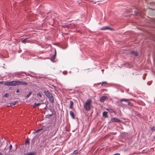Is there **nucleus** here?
Instances as JSON below:
<instances>
[{
    "mask_svg": "<svg viewBox=\"0 0 155 155\" xmlns=\"http://www.w3.org/2000/svg\"><path fill=\"white\" fill-rule=\"evenodd\" d=\"M51 116V115H50V116Z\"/></svg>",
    "mask_w": 155,
    "mask_h": 155,
    "instance_id": "nucleus-37",
    "label": "nucleus"
},
{
    "mask_svg": "<svg viewBox=\"0 0 155 155\" xmlns=\"http://www.w3.org/2000/svg\"><path fill=\"white\" fill-rule=\"evenodd\" d=\"M37 96L40 97H41H41L42 96H41V95L40 93H39V92L37 94Z\"/></svg>",
    "mask_w": 155,
    "mask_h": 155,
    "instance_id": "nucleus-21",
    "label": "nucleus"
},
{
    "mask_svg": "<svg viewBox=\"0 0 155 155\" xmlns=\"http://www.w3.org/2000/svg\"><path fill=\"white\" fill-rule=\"evenodd\" d=\"M41 104L40 103H35L34 104V107H36L37 106H38L40 105Z\"/></svg>",
    "mask_w": 155,
    "mask_h": 155,
    "instance_id": "nucleus-18",
    "label": "nucleus"
},
{
    "mask_svg": "<svg viewBox=\"0 0 155 155\" xmlns=\"http://www.w3.org/2000/svg\"><path fill=\"white\" fill-rule=\"evenodd\" d=\"M28 38H25V39L21 41V42L22 43H24L26 42H28V41H27Z\"/></svg>",
    "mask_w": 155,
    "mask_h": 155,
    "instance_id": "nucleus-17",
    "label": "nucleus"
},
{
    "mask_svg": "<svg viewBox=\"0 0 155 155\" xmlns=\"http://www.w3.org/2000/svg\"><path fill=\"white\" fill-rule=\"evenodd\" d=\"M129 99L125 98L121 99L120 100V102H122V101H125L128 103V104L129 105L130 104V102L128 101Z\"/></svg>",
    "mask_w": 155,
    "mask_h": 155,
    "instance_id": "nucleus-10",
    "label": "nucleus"
},
{
    "mask_svg": "<svg viewBox=\"0 0 155 155\" xmlns=\"http://www.w3.org/2000/svg\"><path fill=\"white\" fill-rule=\"evenodd\" d=\"M56 51L55 50V53L52 56L51 58V61H53L56 58Z\"/></svg>",
    "mask_w": 155,
    "mask_h": 155,
    "instance_id": "nucleus-8",
    "label": "nucleus"
},
{
    "mask_svg": "<svg viewBox=\"0 0 155 155\" xmlns=\"http://www.w3.org/2000/svg\"><path fill=\"white\" fill-rule=\"evenodd\" d=\"M74 104L73 102L72 101H70V104L69 106V108L71 109H72L73 107L72 106Z\"/></svg>",
    "mask_w": 155,
    "mask_h": 155,
    "instance_id": "nucleus-14",
    "label": "nucleus"
},
{
    "mask_svg": "<svg viewBox=\"0 0 155 155\" xmlns=\"http://www.w3.org/2000/svg\"><path fill=\"white\" fill-rule=\"evenodd\" d=\"M12 145H10L9 146V148H10V149H9V152H10V151L11 150V149H12Z\"/></svg>",
    "mask_w": 155,
    "mask_h": 155,
    "instance_id": "nucleus-25",
    "label": "nucleus"
},
{
    "mask_svg": "<svg viewBox=\"0 0 155 155\" xmlns=\"http://www.w3.org/2000/svg\"><path fill=\"white\" fill-rule=\"evenodd\" d=\"M131 54H134L135 56H138V54L137 52L133 51H131Z\"/></svg>",
    "mask_w": 155,
    "mask_h": 155,
    "instance_id": "nucleus-15",
    "label": "nucleus"
},
{
    "mask_svg": "<svg viewBox=\"0 0 155 155\" xmlns=\"http://www.w3.org/2000/svg\"><path fill=\"white\" fill-rule=\"evenodd\" d=\"M154 138H155V136L154 137Z\"/></svg>",
    "mask_w": 155,
    "mask_h": 155,
    "instance_id": "nucleus-38",
    "label": "nucleus"
},
{
    "mask_svg": "<svg viewBox=\"0 0 155 155\" xmlns=\"http://www.w3.org/2000/svg\"><path fill=\"white\" fill-rule=\"evenodd\" d=\"M120 121L119 119L116 118H114L110 119L109 123H111V122H120Z\"/></svg>",
    "mask_w": 155,
    "mask_h": 155,
    "instance_id": "nucleus-3",
    "label": "nucleus"
},
{
    "mask_svg": "<svg viewBox=\"0 0 155 155\" xmlns=\"http://www.w3.org/2000/svg\"><path fill=\"white\" fill-rule=\"evenodd\" d=\"M0 155H3L2 153H1V152H0Z\"/></svg>",
    "mask_w": 155,
    "mask_h": 155,
    "instance_id": "nucleus-36",
    "label": "nucleus"
},
{
    "mask_svg": "<svg viewBox=\"0 0 155 155\" xmlns=\"http://www.w3.org/2000/svg\"><path fill=\"white\" fill-rule=\"evenodd\" d=\"M70 114L72 118H75V117L74 115V113L72 111H70Z\"/></svg>",
    "mask_w": 155,
    "mask_h": 155,
    "instance_id": "nucleus-12",
    "label": "nucleus"
},
{
    "mask_svg": "<svg viewBox=\"0 0 155 155\" xmlns=\"http://www.w3.org/2000/svg\"><path fill=\"white\" fill-rule=\"evenodd\" d=\"M25 143H29V141L28 140L26 141Z\"/></svg>",
    "mask_w": 155,
    "mask_h": 155,
    "instance_id": "nucleus-33",
    "label": "nucleus"
},
{
    "mask_svg": "<svg viewBox=\"0 0 155 155\" xmlns=\"http://www.w3.org/2000/svg\"><path fill=\"white\" fill-rule=\"evenodd\" d=\"M76 151H77V150H74V152H75V153H77V152H76Z\"/></svg>",
    "mask_w": 155,
    "mask_h": 155,
    "instance_id": "nucleus-35",
    "label": "nucleus"
},
{
    "mask_svg": "<svg viewBox=\"0 0 155 155\" xmlns=\"http://www.w3.org/2000/svg\"><path fill=\"white\" fill-rule=\"evenodd\" d=\"M122 107H124V106H125V107L126 106V105L122 103Z\"/></svg>",
    "mask_w": 155,
    "mask_h": 155,
    "instance_id": "nucleus-29",
    "label": "nucleus"
},
{
    "mask_svg": "<svg viewBox=\"0 0 155 155\" xmlns=\"http://www.w3.org/2000/svg\"><path fill=\"white\" fill-rule=\"evenodd\" d=\"M3 81H0V84H3Z\"/></svg>",
    "mask_w": 155,
    "mask_h": 155,
    "instance_id": "nucleus-32",
    "label": "nucleus"
},
{
    "mask_svg": "<svg viewBox=\"0 0 155 155\" xmlns=\"http://www.w3.org/2000/svg\"><path fill=\"white\" fill-rule=\"evenodd\" d=\"M4 84L7 86H18L17 80L7 81L4 83Z\"/></svg>",
    "mask_w": 155,
    "mask_h": 155,
    "instance_id": "nucleus-2",
    "label": "nucleus"
},
{
    "mask_svg": "<svg viewBox=\"0 0 155 155\" xmlns=\"http://www.w3.org/2000/svg\"><path fill=\"white\" fill-rule=\"evenodd\" d=\"M107 83V82H106V81H104V82H103L101 84L102 85H103L104 84H105V83Z\"/></svg>",
    "mask_w": 155,
    "mask_h": 155,
    "instance_id": "nucleus-27",
    "label": "nucleus"
},
{
    "mask_svg": "<svg viewBox=\"0 0 155 155\" xmlns=\"http://www.w3.org/2000/svg\"><path fill=\"white\" fill-rule=\"evenodd\" d=\"M19 90L18 89H17L16 91V92L17 93H18L19 92Z\"/></svg>",
    "mask_w": 155,
    "mask_h": 155,
    "instance_id": "nucleus-31",
    "label": "nucleus"
},
{
    "mask_svg": "<svg viewBox=\"0 0 155 155\" xmlns=\"http://www.w3.org/2000/svg\"><path fill=\"white\" fill-rule=\"evenodd\" d=\"M113 30V29L108 26H105L101 28V30Z\"/></svg>",
    "mask_w": 155,
    "mask_h": 155,
    "instance_id": "nucleus-6",
    "label": "nucleus"
},
{
    "mask_svg": "<svg viewBox=\"0 0 155 155\" xmlns=\"http://www.w3.org/2000/svg\"><path fill=\"white\" fill-rule=\"evenodd\" d=\"M16 104V102L15 101H14L12 103H11V106H13L15 105Z\"/></svg>",
    "mask_w": 155,
    "mask_h": 155,
    "instance_id": "nucleus-22",
    "label": "nucleus"
},
{
    "mask_svg": "<svg viewBox=\"0 0 155 155\" xmlns=\"http://www.w3.org/2000/svg\"><path fill=\"white\" fill-rule=\"evenodd\" d=\"M35 152L32 151L31 152H29L26 153L25 155H34L35 154Z\"/></svg>",
    "mask_w": 155,
    "mask_h": 155,
    "instance_id": "nucleus-13",
    "label": "nucleus"
},
{
    "mask_svg": "<svg viewBox=\"0 0 155 155\" xmlns=\"http://www.w3.org/2000/svg\"><path fill=\"white\" fill-rule=\"evenodd\" d=\"M107 99V97L106 96H102L100 98V101L101 102H103Z\"/></svg>",
    "mask_w": 155,
    "mask_h": 155,
    "instance_id": "nucleus-7",
    "label": "nucleus"
},
{
    "mask_svg": "<svg viewBox=\"0 0 155 155\" xmlns=\"http://www.w3.org/2000/svg\"><path fill=\"white\" fill-rule=\"evenodd\" d=\"M42 129H38L36 131V132H38L39 131H40L42 130Z\"/></svg>",
    "mask_w": 155,
    "mask_h": 155,
    "instance_id": "nucleus-24",
    "label": "nucleus"
},
{
    "mask_svg": "<svg viewBox=\"0 0 155 155\" xmlns=\"http://www.w3.org/2000/svg\"><path fill=\"white\" fill-rule=\"evenodd\" d=\"M107 110H108L109 112H110V113H112L114 112V111L112 109H106Z\"/></svg>",
    "mask_w": 155,
    "mask_h": 155,
    "instance_id": "nucleus-19",
    "label": "nucleus"
},
{
    "mask_svg": "<svg viewBox=\"0 0 155 155\" xmlns=\"http://www.w3.org/2000/svg\"><path fill=\"white\" fill-rule=\"evenodd\" d=\"M151 130L153 131H155V127H152L151 129Z\"/></svg>",
    "mask_w": 155,
    "mask_h": 155,
    "instance_id": "nucleus-23",
    "label": "nucleus"
},
{
    "mask_svg": "<svg viewBox=\"0 0 155 155\" xmlns=\"http://www.w3.org/2000/svg\"><path fill=\"white\" fill-rule=\"evenodd\" d=\"M20 73H21L25 74H26V73L25 72L21 71V72H20Z\"/></svg>",
    "mask_w": 155,
    "mask_h": 155,
    "instance_id": "nucleus-26",
    "label": "nucleus"
},
{
    "mask_svg": "<svg viewBox=\"0 0 155 155\" xmlns=\"http://www.w3.org/2000/svg\"><path fill=\"white\" fill-rule=\"evenodd\" d=\"M107 112L106 111H104L103 113V116L105 118H107L108 117L107 115Z\"/></svg>",
    "mask_w": 155,
    "mask_h": 155,
    "instance_id": "nucleus-11",
    "label": "nucleus"
},
{
    "mask_svg": "<svg viewBox=\"0 0 155 155\" xmlns=\"http://www.w3.org/2000/svg\"><path fill=\"white\" fill-rule=\"evenodd\" d=\"M91 102L92 101L90 99H88L84 104V108L86 110H89L90 109Z\"/></svg>",
    "mask_w": 155,
    "mask_h": 155,
    "instance_id": "nucleus-1",
    "label": "nucleus"
},
{
    "mask_svg": "<svg viewBox=\"0 0 155 155\" xmlns=\"http://www.w3.org/2000/svg\"><path fill=\"white\" fill-rule=\"evenodd\" d=\"M32 93V92L31 91L30 92L28 93V95H26V96H25V98H28L30 96V95Z\"/></svg>",
    "mask_w": 155,
    "mask_h": 155,
    "instance_id": "nucleus-16",
    "label": "nucleus"
},
{
    "mask_svg": "<svg viewBox=\"0 0 155 155\" xmlns=\"http://www.w3.org/2000/svg\"><path fill=\"white\" fill-rule=\"evenodd\" d=\"M18 86L20 85H26L27 84L26 82L23 81H20L17 80Z\"/></svg>",
    "mask_w": 155,
    "mask_h": 155,
    "instance_id": "nucleus-4",
    "label": "nucleus"
},
{
    "mask_svg": "<svg viewBox=\"0 0 155 155\" xmlns=\"http://www.w3.org/2000/svg\"><path fill=\"white\" fill-rule=\"evenodd\" d=\"M9 96V94L8 93L5 94L3 96V97H7Z\"/></svg>",
    "mask_w": 155,
    "mask_h": 155,
    "instance_id": "nucleus-20",
    "label": "nucleus"
},
{
    "mask_svg": "<svg viewBox=\"0 0 155 155\" xmlns=\"http://www.w3.org/2000/svg\"><path fill=\"white\" fill-rule=\"evenodd\" d=\"M44 93L48 97H49L52 95V94L48 91H44Z\"/></svg>",
    "mask_w": 155,
    "mask_h": 155,
    "instance_id": "nucleus-5",
    "label": "nucleus"
},
{
    "mask_svg": "<svg viewBox=\"0 0 155 155\" xmlns=\"http://www.w3.org/2000/svg\"><path fill=\"white\" fill-rule=\"evenodd\" d=\"M9 89L10 90H12L13 89V88L12 87H10L9 88Z\"/></svg>",
    "mask_w": 155,
    "mask_h": 155,
    "instance_id": "nucleus-28",
    "label": "nucleus"
},
{
    "mask_svg": "<svg viewBox=\"0 0 155 155\" xmlns=\"http://www.w3.org/2000/svg\"><path fill=\"white\" fill-rule=\"evenodd\" d=\"M33 133H34V134H35V133H37V132H36V131H35L34 132H33Z\"/></svg>",
    "mask_w": 155,
    "mask_h": 155,
    "instance_id": "nucleus-34",
    "label": "nucleus"
},
{
    "mask_svg": "<svg viewBox=\"0 0 155 155\" xmlns=\"http://www.w3.org/2000/svg\"><path fill=\"white\" fill-rule=\"evenodd\" d=\"M49 99L50 102L53 103L54 102V97L52 96V95H51V96L48 97Z\"/></svg>",
    "mask_w": 155,
    "mask_h": 155,
    "instance_id": "nucleus-9",
    "label": "nucleus"
},
{
    "mask_svg": "<svg viewBox=\"0 0 155 155\" xmlns=\"http://www.w3.org/2000/svg\"><path fill=\"white\" fill-rule=\"evenodd\" d=\"M118 105L119 106H121V107H122V103H121V104H119Z\"/></svg>",
    "mask_w": 155,
    "mask_h": 155,
    "instance_id": "nucleus-30",
    "label": "nucleus"
}]
</instances>
